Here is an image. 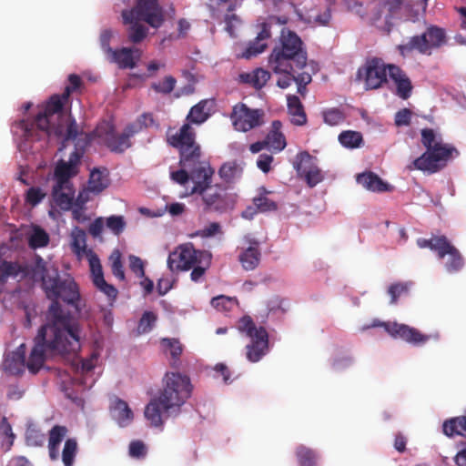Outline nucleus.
Returning <instances> with one entry per match:
<instances>
[{
	"instance_id": "9b49d317",
	"label": "nucleus",
	"mask_w": 466,
	"mask_h": 466,
	"mask_svg": "<svg viewBox=\"0 0 466 466\" xmlns=\"http://www.w3.org/2000/svg\"><path fill=\"white\" fill-rule=\"evenodd\" d=\"M447 42L446 30L438 25H430L422 34L410 37L406 47L409 50H416L420 54L431 56L433 50L440 49Z\"/></svg>"
},
{
	"instance_id": "2f4dec72",
	"label": "nucleus",
	"mask_w": 466,
	"mask_h": 466,
	"mask_svg": "<svg viewBox=\"0 0 466 466\" xmlns=\"http://www.w3.org/2000/svg\"><path fill=\"white\" fill-rule=\"evenodd\" d=\"M282 124L279 120L272 122V129L266 137L268 147H271L276 152H280L286 147V138L280 132Z\"/></svg>"
},
{
	"instance_id": "6e6d98bb",
	"label": "nucleus",
	"mask_w": 466,
	"mask_h": 466,
	"mask_svg": "<svg viewBox=\"0 0 466 466\" xmlns=\"http://www.w3.org/2000/svg\"><path fill=\"white\" fill-rule=\"evenodd\" d=\"M409 289V283L398 282L390 285L388 289V293L391 298L390 303L395 304L401 295L408 293Z\"/></svg>"
},
{
	"instance_id": "aec40b11",
	"label": "nucleus",
	"mask_w": 466,
	"mask_h": 466,
	"mask_svg": "<svg viewBox=\"0 0 466 466\" xmlns=\"http://www.w3.org/2000/svg\"><path fill=\"white\" fill-rule=\"evenodd\" d=\"M89 267L93 278V283L109 299H115L117 296V289L111 284H108L104 278L100 259L96 254L90 251Z\"/></svg>"
},
{
	"instance_id": "a878e982",
	"label": "nucleus",
	"mask_w": 466,
	"mask_h": 466,
	"mask_svg": "<svg viewBox=\"0 0 466 466\" xmlns=\"http://www.w3.org/2000/svg\"><path fill=\"white\" fill-rule=\"evenodd\" d=\"M357 182L363 187L373 192L389 191L390 186L384 182L378 175L373 172H367L357 177Z\"/></svg>"
},
{
	"instance_id": "f704fd0d",
	"label": "nucleus",
	"mask_w": 466,
	"mask_h": 466,
	"mask_svg": "<svg viewBox=\"0 0 466 466\" xmlns=\"http://www.w3.org/2000/svg\"><path fill=\"white\" fill-rule=\"evenodd\" d=\"M208 105V100H201L197 105L193 106L187 116V122L196 125L204 123L208 117L209 113L207 111V106Z\"/></svg>"
},
{
	"instance_id": "e433bc0d",
	"label": "nucleus",
	"mask_w": 466,
	"mask_h": 466,
	"mask_svg": "<svg viewBox=\"0 0 466 466\" xmlns=\"http://www.w3.org/2000/svg\"><path fill=\"white\" fill-rule=\"evenodd\" d=\"M377 12L374 15L375 20L385 17L386 21L391 18L392 14L400 7V0H377Z\"/></svg>"
},
{
	"instance_id": "c85d7f7f",
	"label": "nucleus",
	"mask_w": 466,
	"mask_h": 466,
	"mask_svg": "<svg viewBox=\"0 0 466 466\" xmlns=\"http://www.w3.org/2000/svg\"><path fill=\"white\" fill-rule=\"evenodd\" d=\"M287 102L291 122L296 126H304L307 123V115L300 99L295 95H289L287 97Z\"/></svg>"
},
{
	"instance_id": "13d9d810",
	"label": "nucleus",
	"mask_w": 466,
	"mask_h": 466,
	"mask_svg": "<svg viewBox=\"0 0 466 466\" xmlns=\"http://www.w3.org/2000/svg\"><path fill=\"white\" fill-rule=\"evenodd\" d=\"M45 197L46 193H44L41 188L32 187L26 191L25 201L34 207L38 205Z\"/></svg>"
},
{
	"instance_id": "ddd939ff",
	"label": "nucleus",
	"mask_w": 466,
	"mask_h": 466,
	"mask_svg": "<svg viewBox=\"0 0 466 466\" xmlns=\"http://www.w3.org/2000/svg\"><path fill=\"white\" fill-rule=\"evenodd\" d=\"M383 327L384 329L393 338H400L404 341L415 346H420L427 343L431 339H438L439 335H427L421 333L419 329L410 327L405 324H399L397 322H381L380 320H373L369 328Z\"/></svg>"
},
{
	"instance_id": "37998d69",
	"label": "nucleus",
	"mask_w": 466,
	"mask_h": 466,
	"mask_svg": "<svg viewBox=\"0 0 466 466\" xmlns=\"http://www.w3.org/2000/svg\"><path fill=\"white\" fill-rule=\"evenodd\" d=\"M339 141L345 147L357 148L363 143V137L358 131L346 130L339 134Z\"/></svg>"
},
{
	"instance_id": "6ab92c4d",
	"label": "nucleus",
	"mask_w": 466,
	"mask_h": 466,
	"mask_svg": "<svg viewBox=\"0 0 466 466\" xmlns=\"http://www.w3.org/2000/svg\"><path fill=\"white\" fill-rule=\"evenodd\" d=\"M293 167L297 173L301 177H304L310 187H315L323 179L321 170L313 164L312 157L308 151H302L297 154Z\"/></svg>"
},
{
	"instance_id": "9d476101",
	"label": "nucleus",
	"mask_w": 466,
	"mask_h": 466,
	"mask_svg": "<svg viewBox=\"0 0 466 466\" xmlns=\"http://www.w3.org/2000/svg\"><path fill=\"white\" fill-rule=\"evenodd\" d=\"M138 133L135 125L126 127L122 134H117L112 124L104 122L95 130L96 136L114 153L121 154L132 146L130 137Z\"/></svg>"
},
{
	"instance_id": "338daca9",
	"label": "nucleus",
	"mask_w": 466,
	"mask_h": 466,
	"mask_svg": "<svg viewBox=\"0 0 466 466\" xmlns=\"http://www.w3.org/2000/svg\"><path fill=\"white\" fill-rule=\"evenodd\" d=\"M273 157L270 154H260L257 160V167L264 173H268L271 169Z\"/></svg>"
},
{
	"instance_id": "dca6fc26",
	"label": "nucleus",
	"mask_w": 466,
	"mask_h": 466,
	"mask_svg": "<svg viewBox=\"0 0 466 466\" xmlns=\"http://www.w3.org/2000/svg\"><path fill=\"white\" fill-rule=\"evenodd\" d=\"M206 250L196 249L192 243L179 245L167 258V267L172 272L192 268Z\"/></svg>"
},
{
	"instance_id": "7ed1b4c3",
	"label": "nucleus",
	"mask_w": 466,
	"mask_h": 466,
	"mask_svg": "<svg viewBox=\"0 0 466 466\" xmlns=\"http://www.w3.org/2000/svg\"><path fill=\"white\" fill-rule=\"evenodd\" d=\"M308 54L301 38L290 29L282 28L269 56L274 73L295 72L306 66Z\"/></svg>"
},
{
	"instance_id": "20e7f679",
	"label": "nucleus",
	"mask_w": 466,
	"mask_h": 466,
	"mask_svg": "<svg viewBox=\"0 0 466 466\" xmlns=\"http://www.w3.org/2000/svg\"><path fill=\"white\" fill-rule=\"evenodd\" d=\"M68 98L62 95H53L45 104L43 109L37 113L35 120H21L18 124L26 140H39L38 131L44 132L48 137L54 135L57 137L63 136L61 119L65 117L64 106Z\"/></svg>"
},
{
	"instance_id": "0eeeda50",
	"label": "nucleus",
	"mask_w": 466,
	"mask_h": 466,
	"mask_svg": "<svg viewBox=\"0 0 466 466\" xmlns=\"http://www.w3.org/2000/svg\"><path fill=\"white\" fill-rule=\"evenodd\" d=\"M168 145L179 152V165L188 168L192 173L202 164H209L201 161V147L196 141V132L189 123H185L174 134L167 133Z\"/></svg>"
},
{
	"instance_id": "4d7b16f0",
	"label": "nucleus",
	"mask_w": 466,
	"mask_h": 466,
	"mask_svg": "<svg viewBox=\"0 0 466 466\" xmlns=\"http://www.w3.org/2000/svg\"><path fill=\"white\" fill-rule=\"evenodd\" d=\"M128 452L132 458L143 459L147 455V449L142 441H133L129 444Z\"/></svg>"
},
{
	"instance_id": "c03bdc74",
	"label": "nucleus",
	"mask_w": 466,
	"mask_h": 466,
	"mask_svg": "<svg viewBox=\"0 0 466 466\" xmlns=\"http://www.w3.org/2000/svg\"><path fill=\"white\" fill-rule=\"evenodd\" d=\"M107 187L106 176L99 169H93L88 180V190L94 193H100Z\"/></svg>"
},
{
	"instance_id": "79ce46f5",
	"label": "nucleus",
	"mask_w": 466,
	"mask_h": 466,
	"mask_svg": "<svg viewBox=\"0 0 466 466\" xmlns=\"http://www.w3.org/2000/svg\"><path fill=\"white\" fill-rule=\"evenodd\" d=\"M296 456L299 466H316L318 455L315 451L304 445L296 449Z\"/></svg>"
},
{
	"instance_id": "bb28decb",
	"label": "nucleus",
	"mask_w": 466,
	"mask_h": 466,
	"mask_svg": "<svg viewBox=\"0 0 466 466\" xmlns=\"http://www.w3.org/2000/svg\"><path fill=\"white\" fill-rule=\"evenodd\" d=\"M239 81L250 85L256 89H261L270 78V73L263 68H256L249 73H241Z\"/></svg>"
},
{
	"instance_id": "a18cd8bd",
	"label": "nucleus",
	"mask_w": 466,
	"mask_h": 466,
	"mask_svg": "<svg viewBox=\"0 0 466 466\" xmlns=\"http://www.w3.org/2000/svg\"><path fill=\"white\" fill-rule=\"evenodd\" d=\"M49 243L48 234L40 227L35 226L28 238L29 247L35 249L44 248Z\"/></svg>"
},
{
	"instance_id": "423d86ee",
	"label": "nucleus",
	"mask_w": 466,
	"mask_h": 466,
	"mask_svg": "<svg viewBox=\"0 0 466 466\" xmlns=\"http://www.w3.org/2000/svg\"><path fill=\"white\" fill-rule=\"evenodd\" d=\"M214 169L209 164H202L198 169L191 173V179L194 187L191 193H198L207 210L224 211L230 205V199L225 189L210 186Z\"/></svg>"
},
{
	"instance_id": "c9c22d12",
	"label": "nucleus",
	"mask_w": 466,
	"mask_h": 466,
	"mask_svg": "<svg viewBox=\"0 0 466 466\" xmlns=\"http://www.w3.org/2000/svg\"><path fill=\"white\" fill-rule=\"evenodd\" d=\"M77 169L73 165L68 164L66 161H59L55 169V177L56 179V184L67 185L72 184L69 178L76 175Z\"/></svg>"
},
{
	"instance_id": "f257e3e1",
	"label": "nucleus",
	"mask_w": 466,
	"mask_h": 466,
	"mask_svg": "<svg viewBox=\"0 0 466 466\" xmlns=\"http://www.w3.org/2000/svg\"><path fill=\"white\" fill-rule=\"evenodd\" d=\"M42 288L52 300L46 313V323L34 339L29 369L35 371L44 361L46 352L77 353L80 350V325L77 319L59 303L71 305L80 311V291L75 279L68 274L60 275L56 268H46L38 271Z\"/></svg>"
},
{
	"instance_id": "de8ad7c7",
	"label": "nucleus",
	"mask_w": 466,
	"mask_h": 466,
	"mask_svg": "<svg viewBox=\"0 0 466 466\" xmlns=\"http://www.w3.org/2000/svg\"><path fill=\"white\" fill-rule=\"evenodd\" d=\"M77 442L76 439H67L62 451V461L64 466H73L77 453Z\"/></svg>"
},
{
	"instance_id": "cd10ccee",
	"label": "nucleus",
	"mask_w": 466,
	"mask_h": 466,
	"mask_svg": "<svg viewBox=\"0 0 466 466\" xmlns=\"http://www.w3.org/2000/svg\"><path fill=\"white\" fill-rule=\"evenodd\" d=\"M67 433L66 426L55 425L49 431L48 452L52 461L59 458V445Z\"/></svg>"
},
{
	"instance_id": "72a5a7b5",
	"label": "nucleus",
	"mask_w": 466,
	"mask_h": 466,
	"mask_svg": "<svg viewBox=\"0 0 466 466\" xmlns=\"http://www.w3.org/2000/svg\"><path fill=\"white\" fill-rule=\"evenodd\" d=\"M71 248L73 252L81 257L83 254H86L89 258L90 250H86V231L79 227H75L71 232ZM91 252H93L91 250Z\"/></svg>"
},
{
	"instance_id": "4468645a",
	"label": "nucleus",
	"mask_w": 466,
	"mask_h": 466,
	"mask_svg": "<svg viewBox=\"0 0 466 466\" xmlns=\"http://www.w3.org/2000/svg\"><path fill=\"white\" fill-rule=\"evenodd\" d=\"M387 71L389 64L386 65L381 58L372 57L365 62L358 74L363 78L367 90L379 89L388 83Z\"/></svg>"
},
{
	"instance_id": "69168bd1",
	"label": "nucleus",
	"mask_w": 466,
	"mask_h": 466,
	"mask_svg": "<svg viewBox=\"0 0 466 466\" xmlns=\"http://www.w3.org/2000/svg\"><path fill=\"white\" fill-rule=\"evenodd\" d=\"M69 85L66 86L64 94V98H69L70 94L73 91L78 89L82 85V80L79 76L72 74L68 76Z\"/></svg>"
},
{
	"instance_id": "4be33fe9",
	"label": "nucleus",
	"mask_w": 466,
	"mask_h": 466,
	"mask_svg": "<svg viewBox=\"0 0 466 466\" xmlns=\"http://www.w3.org/2000/svg\"><path fill=\"white\" fill-rule=\"evenodd\" d=\"M247 248H239L238 261L244 270L249 271L257 268L261 260V250L257 239H248Z\"/></svg>"
},
{
	"instance_id": "3c124183",
	"label": "nucleus",
	"mask_w": 466,
	"mask_h": 466,
	"mask_svg": "<svg viewBox=\"0 0 466 466\" xmlns=\"http://www.w3.org/2000/svg\"><path fill=\"white\" fill-rule=\"evenodd\" d=\"M109 262L111 266L112 274L120 280L125 279V272L123 269V263L121 258V253L118 249H115L110 257Z\"/></svg>"
},
{
	"instance_id": "8fccbe9b",
	"label": "nucleus",
	"mask_w": 466,
	"mask_h": 466,
	"mask_svg": "<svg viewBox=\"0 0 466 466\" xmlns=\"http://www.w3.org/2000/svg\"><path fill=\"white\" fill-rule=\"evenodd\" d=\"M177 80L172 76H167L162 81L154 82L151 84V88L158 94L168 95L176 86Z\"/></svg>"
},
{
	"instance_id": "052dcab7",
	"label": "nucleus",
	"mask_w": 466,
	"mask_h": 466,
	"mask_svg": "<svg viewBox=\"0 0 466 466\" xmlns=\"http://www.w3.org/2000/svg\"><path fill=\"white\" fill-rule=\"evenodd\" d=\"M254 204L258 210L261 212L276 210L278 208L277 204L267 197H258L254 198Z\"/></svg>"
},
{
	"instance_id": "f03ea898",
	"label": "nucleus",
	"mask_w": 466,
	"mask_h": 466,
	"mask_svg": "<svg viewBox=\"0 0 466 466\" xmlns=\"http://www.w3.org/2000/svg\"><path fill=\"white\" fill-rule=\"evenodd\" d=\"M192 385L187 376L178 372L167 373L158 395L147 404L145 417L153 427H162L164 420L177 417L191 396Z\"/></svg>"
},
{
	"instance_id": "393cba45",
	"label": "nucleus",
	"mask_w": 466,
	"mask_h": 466,
	"mask_svg": "<svg viewBox=\"0 0 466 466\" xmlns=\"http://www.w3.org/2000/svg\"><path fill=\"white\" fill-rule=\"evenodd\" d=\"M52 196L56 206L62 210L68 211L72 208L75 198V190L72 184L66 186L56 184L53 187Z\"/></svg>"
},
{
	"instance_id": "09e8293b",
	"label": "nucleus",
	"mask_w": 466,
	"mask_h": 466,
	"mask_svg": "<svg viewBox=\"0 0 466 466\" xmlns=\"http://www.w3.org/2000/svg\"><path fill=\"white\" fill-rule=\"evenodd\" d=\"M324 123L329 126H338L344 122L346 115L343 110L333 107L322 112Z\"/></svg>"
},
{
	"instance_id": "2eb2a0df",
	"label": "nucleus",
	"mask_w": 466,
	"mask_h": 466,
	"mask_svg": "<svg viewBox=\"0 0 466 466\" xmlns=\"http://www.w3.org/2000/svg\"><path fill=\"white\" fill-rule=\"evenodd\" d=\"M264 115L262 109H251L246 104L238 103L233 106L230 119L236 130L247 132L260 127Z\"/></svg>"
},
{
	"instance_id": "ea45409f",
	"label": "nucleus",
	"mask_w": 466,
	"mask_h": 466,
	"mask_svg": "<svg viewBox=\"0 0 466 466\" xmlns=\"http://www.w3.org/2000/svg\"><path fill=\"white\" fill-rule=\"evenodd\" d=\"M212 256L209 252L203 253L200 255V258L196 262V265L192 268L190 279L194 282H198L206 273V270L211 264Z\"/></svg>"
},
{
	"instance_id": "39448f33",
	"label": "nucleus",
	"mask_w": 466,
	"mask_h": 466,
	"mask_svg": "<svg viewBox=\"0 0 466 466\" xmlns=\"http://www.w3.org/2000/svg\"><path fill=\"white\" fill-rule=\"evenodd\" d=\"M420 136V142L426 151L407 167L409 170L434 174L446 166L453 153L459 154L453 146L443 142L441 134L432 128L421 129Z\"/></svg>"
},
{
	"instance_id": "603ef678",
	"label": "nucleus",
	"mask_w": 466,
	"mask_h": 466,
	"mask_svg": "<svg viewBox=\"0 0 466 466\" xmlns=\"http://www.w3.org/2000/svg\"><path fill=\"white\" fill-rule=\"evenodd\" d=\"M106 227L116 236H119L126 228L127 222L123 216L112 215L106 218Z\"/></svg>"
},
{
	"instance_id": "f3484780",
	"label": "nucleus",
	"mask_w": 466,
	"mask_h": 466,
	"mask_svg": "<svg viewBox=\"0 0 466 466\" xmlns=\"http://www.w3.org/2000/svg\"><path fill=\"white\" fill-rule=\"evenodd\" d=\"M45 269V260L36 256L35 265L20 264L18 262L7 261L0 258V286H4L8 278H26L38 276V271Z\"/></svg>"
},
{
	"instance_id": "1a4fd4ad",
	"label": "nucleus",
	"mask_w": 466,
	"mask_h": 466,
	"mask_svg": "<svg viewBox=\"0 0 466 466\" xmlns=\"http://www.w3.org/2000/svg\"><path fill=\"white\" fill-rule=\"evenodd\" d=\"M420 248H430L437 253L440 259H442L446 255L449 256L445 263V268L449 273H455L460 271L464 266V258L457 248H455L446 236L432 235L431 238H420L416 241Z\"/></svg>"
},
{
	"instance_id": "58836bf2",
	"label": "nucleus",
	"mask_w": 466,
	"mask_h": 466,
	"mask_svg": "<svg viewBox=\"0 0 466 466\" xmlns=\"http://www.w3.org/2000/svg\"><path fill=\"white\" fill-rule=\"evenodd\" d=\"M242 167L237 161H228L224 163L219 170V177L226 182H232L236 177L241 176Z\"/></svg>"
},
{
	"instance_id": "5701e85b",
	"label": "nucleus",
	"mask_w": 466,
	"mask_h": 466,
	"mask_svg": "<svg viewBox=\"0 0 466 466\" xmlns=\"http://www.w3.org/2000/svg\"><path fill=\"white\" fill-rule=\"evenodd\" d=\"M141 52L137 48L122 47L114 49L107 56L110 63H115L121 69L134 68L140 58Z\"/></svg>"
},
{
	"instance_id": "864d4df0",
	"label": "nucleus",
	"mask_w": 466,
	"mask_h": 466,
	"mask_svg": "<svg viewBox=\"0 0 466 466\" xmlns=\"http://www.w3.org/2000/svg\"><path fill=\"white\" fill-rule=\"evenodd\" d=\"M157 319V315L152 311H145L140 318L137 325V332L145 334L151 331Z\"/></svg>"
},
{
	"instance_id": "412c9836",
	"label": "nucleus",
	"mask_w": 466,
	"mask_h": 466,
	"mask_svg": "<svg viewBox=\"0 0 466 466\" xmlns=\"http://www.w3.org/2000/svg\"><path fill=\"white\" fill-rule=\"evenodd\" d=\"M274 20L280 22L279 18L270 17L269 22H264L260 25V31L242 53V58L250 59L265 51L268 46L266 41L271 37L270 25Z\"/></svg>"
},
{
	"instance_id": "49530a36",
	"label": "nucleus",
	"mask_w": 466,
	"mask_h": 466,
	"mask_svg": "<svg viewBox=\"0 0 466 466\" xmlns=\"http://www.w3.org/2000/svg\"><path fill=\"white\" fill-rule=\"evenodd\" d=\"M235 5L230 4L228 7V14L224 16L225 30L228 33L231 37H236V29L240 25V18L234 13Z\"/></svg>"
},
{
	"instance_id": "5fc2aeb1",
	"label": "nucleus",
	"mask_w": 466,
	"mask_h": 466,
	"mask_svg": "<svg viewBox=\"0 0 466 466\" xmlns=\"http://www.w3.org/2000/svg\"><path fill=\"white\" fill-rule=\"evenodd\" d=\"M45 434L39 430L28 428L25 432V441L28 446L38 447L45 442Z\"/></svg>"
},
{
	"instance_id": "b1692460",
	"label": "nucleus",
	"mask_w": 466,
	"mask_h": 466,
	"mask_svg": "<svg viewBox=\"0 0 466 466\" xmlns=\"http://www.w3.org/2000/svg\"><path fill=\"white\" fill-rule=\"evenodd\" d=\"M389 76L396 86V95L401 99H408L411 96L412 84L406 73L394 64H389Z\"/></svg>"
},
{
	"instance_id": "f8f14e48",
	"label": "nucleus",
	"mask_w": 466,
	"mask_h": 466,
	"mask_svg": "<svg viewBox=\"0 0 466 466\" xmlns=\"http://www.w3.org/2000/svg\"><path fill=\"white\" fill-rule=\"evenodd\" d=\"M121 15L123 24L138 20L158 28L164 22L162 10L157 0H137L133 8L123 10Z\"/></svg>"
},
{
	"instance_id": "c756f323",
	"label": "nucleus",
	"mask_w": 466,
	"mask_h": 466,
	"mask_svg": "<svg viewBox=\"0 0 466 466\" xmlns=\"http://www.w3.org/2000/svg\"><path fill=\"white\" fill-rule=\"evenodd\" d=\"M114 419L121 427L127 426L133 420V412L128 404L120 399H116L111 408Z\"/></svg>"
},
{
	"instance_id": "a19ab883",
	"label": "nucleus",
	"mask_w": 466,
	"mask_h": 466,
	"mask_svg": "<svg viewBox=\"0 0 466 466\" xmlns=\"http://www.w3.org/2000/svg\"><path fill=\"white\" fill-rule=\"evenodd\" d=\"M210 303L218 311L224 313L231 312L238 305L237 298L225 295L213 298Z\"/></svg>"
},
{
	"instance_id": "4c0bfd02",
	"label": "nucleus",
	"mask_w": 466,
	"mask_h": 466,
	"mask_svg": "<svg viewBox=\"0 0 466 466\" xmlns=\"http://www.w3.org/2000/svg\"><path fill=\"white\" fill-rule=\"evenodd\" d=\"M139 22L138 20H133L126 24L129 25L127 28V39L132 44L141 43L147 35L148 29Z\"/></svg>"
},
{
	"instance_id": "473e14b6",
	"label": "nucleus",
	"mask_w": 466,
	"mask_h": 466,
	"mask_svg": "<svg viewBox=\"0 0 466 466\" xmlns=\"http://www.w3.org/2000/svg\"><path fill=\"white\" fill-rule=\"evenodd\" d=\"M160 345L164 353L170 355L171 365L177 366L183 352V346L180 341L175 338H162L160 339Z\"/></svg>"
},
{
	"instance_id": "680f3d73",
	"label": "nucleus",
	"mask_w": 466,
	"mask_h": 466,
	"mask_svg": "<svg viewBox=\"0 0 466 466\" xmlns=\"http://www.w3.org/2000/svg\"><path fill=\"white\" fill-rule=\"evenodd\" d=\"M128 260L131 271L134 272L138 278H143L145 276V265L143 260L135 255H130Z\"/></svg>"
},
{
	"instance_id": "7c9ffc66",
	"label": "nucleus",
	"mask_w": 466,
	"mask_h": 466,
	"mask_svg": "<svg viewBox=\"0 0 466 466\" xmlns=\"http://www.w3.org/2000/svg\"><path fill=\"white\" fill-rule=\"evenodd\" d=\"M442 431L450 438L455 435L466 438V416H458L444 420Z\"/></svg>"
},
{
	"instance_id": "6e6552de",
	"label": "nucleus",
	"mask_w": 466,
	"mask_h": 466,
	"mask_svg": "<svg viewBox=\"0 0 466 466\" xmlns=\"http://www.w3.org/2000/svg\"><path fill=\"white\" fill-rule=\"evenodd\" d=\"M238 329L245 333L250 343L246 346V357L250 362L259 361L268 351V333L260 326L257 327L250 316L242 317L238 323Z\"/></svg>"
},
{
	"instance_id": "0e129e2a",
	"label": "nucleus",
	"mask_w": 466,
	"mask_h": 466,
	"mask_svg": "<svg viewBox=\"0 0 466 466\" xmlns=\"http://www.w3.org/2000/svg\"><path fill=\"white\" fill-rule=\"evenodd\" d=\"M412 112L409 108H403L395 114V125L397 127L409 126Z\"/></svg>"
},
{
	"instance_id": "bf43d9fd",
	"label": "nucleus",
	"mask_w": 466,
	"mask_h": 466,
	"mask_svg": "<svg viewBox=\"0 0 466 466\" xmlns=\"http://www.w3.org/2000/svg\"><path fill=\"white\" fill-rule=\"evenodd\" d=\"M113 37L111 29H104L100 33L99 43L102 50L107 56L114 49L110 46V41Z\"/></svg>"
},
{
	"instance_id": "774afa93",
	"label": "nucleus",
	"mask_w": 466,
	"mask_h": 466,
	"mask_svg": "<svg viewBox=\"0 0 466 466\" xmlns=\"http://www.w3.org/2000/svg\"><path fill=\"white\" fill-rule=\"evenodd\" d=\"M73 141L75 142V149L85 153L86 148L91 142V137L87 133L80 132V135Z\"/></svg>"
},
{
	"instance_id": "e2e57ef3",
	"label": "nucleus",
	"mask_w": 466,
	"mask_h": 466,
	"mask_svg": "<svg viewBox=\"0 0 466 466\" xmlns=\"http://www.w3.org/2000/svg\"><path fill=\"white\" fill-rule=\"evenodd\" d=\"M67 127L65 133L64 139L66 141L75 140L80 135V132L78 131V127L76 120L72 117L70 114L67 117Z\"/></svg>"
},
{
	"instance_id": "a211bd4d",
	"label": "nucleus",
	"mask_w": 466,
	"mask_h": 466,
	"mask_svg": "<svg viewBox=\"0 0 466 466\" xmlns=\"http://www.w3.org/2000/svg\"><path fill=\"white\" fill-rule=\"evenodd\" d=\"M25 345L21 344L15 351H14L10 358H8L5 360L6 370L13 375H22L25 371V369L26 368L28 371L35 375L39 372V370L44 367L45 362L47 359L53 358L55 356H75L76 353H62V352H46L44 357V361L39 367V369L35 371H32L29 369V363H30V358H31V352L29 353L28 359H25Z\"/></svg>"
}]
</instances>
